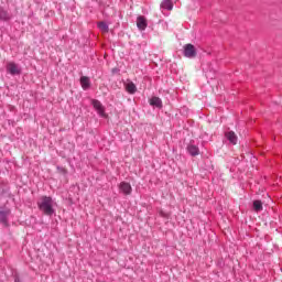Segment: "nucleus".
<instances>
[{
    "instance_id": "nucleus-10",
    "label": "nucleus",
    "mask_w": 282,
    "mask_h": 282,
    "mask_svg": "<svg viewBox=\"0 0 282 282\" xmlns=\"http://www.w3.org/2000/svg\"><path fill=\"white\" fill-rule=\"evenodd\" d=\"M225 135L231 144H237V134L234 131L226 132Z\"/></svg>"
},
{
    "instance_id": "nucleus-18",
    "label": "nucleus",
    "mask_w": 282,
    "mask_h": 282,
    "mask_svg": "<svg viewBox=\"0 0 282 282\" xmlns=\"http://www.w3.org/2000/svg\"><path fill=\"white\" fill-rule=\"evenodd\" d=\"M14 282H21V279L19 276H15Z\"/></svg>"
},
{
    "instance_id": "nucleus-17",
    "label": "nucleus",
    "mask_w": 282,
    "mask_h": 282,
    "mask_svg": "<svg viewBox=\"0 0 282 282\" xmlns=\"http://www.w3.org/2000/svg\"><path fill=\"white\" fill-rule=\"evenodd\" d=\"M160 217H164L165 219H169V214L164 213L163 210L159 212Z\"/></svg>"
},
{
    "instance_id": "nucleus-16",
    "label": "nucleus",
    "mask_w": 282,
    "mask_h": 282,
    "mask_svg": "<svg viewBox=\"0 0 282 282\" xmlns=\"http://www.w3.org/2000/svg\"><path fill=\"white\" fill-rule=\"evenodd\" d=\"M253 210H256V213H261V210H263V203H261V200H254Z\"/></svg>"
},
{
    "instance_id": "nucleus-7",
    "label": "nucleus",
    "mask_w": 282,
    "mask_h": 282,
    "mask_svg": "<svg viewBox=\"0 0 282 282\" xmlns=\"http://www.w3.org/2000/svg\"><path fill=\"white\" fill-rule=\"evenodd\" d=\"M186 149L187 153H189L192 158L199 155V147H197L194 142H189Z\"/></svg>"
},
{
    "instance_id": "nucleus-5",
    "label": "nucleus",
    "mask_w": 282,
    "mask_h": 282,
    "mask_svg": "<svg viewBox=\"0 0 282 282\" xmlns=\"http://www.w3.org/2000/svg\"><path fill=\"white\" fill-rule=\"evenodd\" d=\"M184 56H186V58H195V56H197V50H195L193 44H186L184 46Z\"/></svg>"
},
{
    "instance_id": "nucleus-4",
    "label": "nucleus",
    "mask_w": 282,
    "mask_h": 282,
    "mask_svg": "<svg viewBox=\"0 0 282 282\" xmlns=\"http://www.w3.org/2000/svg\"><path fill=\"white\" fill-rule=\"evenodd\" d=\"M118 188L122 195H131V193H133V187H131V183L124 181L118 185Z\"/></svg>"
},
{
    "instance_id": "nucleus-2",
    "label": "nucleus",
    "mask_w": 282,
    "mask_h": 282,
    "mask_svg": "<svg viewBox=\"0 0 282 282\" xmlns=\"http://www.w3.org/2000/svg\"><path fill=\"white\" fill-rule=\"evenodd\" d=\"M91 105L97 111L98 116H100V118H107V112H105V106H102V102H100V100L93 99Z\"/></svg>"
},
{
    "instance_id": "nucleus-9",
    "label": "nucleus",
    "mask_w": 282,
    "mask_h": 282,
    "mask_svg": "<svg viewBox=\"0 0 282 282\" xmlns=\"http://www.w3.org/2000/svg\"><path fill=\"white\" fill-rule=\"evenodd\" d=\"M137 28L141 31H144L147 30V18L140 15L138 19H137Z\"/></svg>"
},
{
    "instance_id": "nucleus-8",
    "label": "nucleus",
    "mask_w": 282,
    "mask_h": 282,
    "mask_svg": "<svg viewBox=\"0 0 282 282\" xmlns=\"http://www.w3.org/2000/svg\"><path fill=\"white\" fill-rule=\"evenodd\" d=\"M80 85H82V89H84V91H87V89L91 87V80L87 76H82Z\"/></svg>"
},
{
    "instance_id": "nucleus-13",
    "label": "nucleus",
    "mask_w": 282,
    "mask_h": 282,
    "mask_svg": "<svg viewBox=\"0 0 282 282\" xmlns=\"http://www.w3.org/2000/svg\"><path fill=\"white\" fill-rule=\"evenodd\" d=\"M161 8H163V10H173V2L171 0H163Z\"/></svg>"
},
{
    "instance_id": "nucleus-11",
    "label": "nucleus",
    "mask_w": 282,
    "mask_h": 282,
    "mask_svg": "<svg viewBox=\"0 0 282 282\" xmlns=\"http://www.w3.org/2000/svg\"><path fill=\"white\" fill-rule=\"evenodd\" d=\"M126 90L128 91V94H135L138 91V87L135 86V84H133V82H129L126 85Z\"/></svg>"
},
{
    "instance_id": "nucleus-14",
    "label": "nucleus",
    "mask_w": 282,
    "mask_h": 282,
    "mask_svg": "<svg viewBox=\"0 0 282 282\" xmlns=\"http://www.w3.org/2000/svg\"><path fill=\"white\" fill-rule=\"evenodd\" d=\"M97 28L102 32L104 34H107L109 32V25L106 24V22H98Z\"/></svg>"
},
{
    "instance_id": "nucleus-6",
    "label": "nucleus",
    "mask_w": 282,
    "mask_h": 282,
    "mask_svg": "<svg viewBox=\"0 0 282 282\" xmlns=\"http://www.w3.org/2000/svg\"><path fill=\"white\" fill-rule=\"evenodd\" d=\"M8 217H10V208L0 207V224H2L3 226H7Z\"/></svg>"
},
{
    "instance_id": "nucleus-12",
    "label": "nucleus",
    "mask_w": 282,
    "mask_h": 282,
    "mask_svg": "<svg viewBox=\"0 0 282 282\" xmlns=\"http://www.w3.org/2000/svg\"><path fill=\"white\" fill-rule=\"evenodd\" d=\"M150 105L152 107H158L160 109V108H162V99H160V97H152L150 99Z\"/></svg>"
},
{
    "instance_id": "nucleus-3",
    "label": "nucleus",
    "mask_w": 282,
    "mask_h": 282,
    "mask_svg": "<svg viewBox=\"0 0 282 282\" xmlns=\"http://www.w3.org/2000/svg\"><path fill=\"white\" fill-rule=\"evenodd\" d=\"M7 72L11 74V76H19V74H21V66L14 62H9L7 64Z\"/></svg>"
},
{
    "instance_id": "nucleus-15",
    "label": "nucleus",
    "mask_w": 282,
    "mask_h": 282,
    "mask_svg": "<svg viewBox=\"0 0 282 282\" xmlns=\"http://www.w3.org/2000/svg\"><path fill=\"white\" fill-rule=\"evenodd\" d=\"M10 19V13L6 11L3 8L0 7V20L1 21H9Z\"/></svg>"
},
{
    "instance_id": "nucleus-1",
    "label": "nucleus",
    "mask_w": 282,
    "mask_h": 282,
    "mask_svg": "<svg viewBox=\"0 0 282 282\" xmlns=\"http://www.w3.org/2000/svg\"><path fill=\"white\" fill-rule=\"evenodd\" d=\"M56 203H54V199L50 196H42L37 200V208L43 213V215H46L47 217H52V215L56 214V209L54 208Z\"/></svg>"
}]
</instances>
